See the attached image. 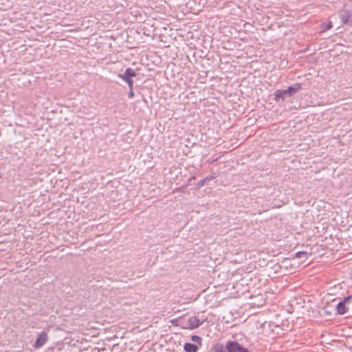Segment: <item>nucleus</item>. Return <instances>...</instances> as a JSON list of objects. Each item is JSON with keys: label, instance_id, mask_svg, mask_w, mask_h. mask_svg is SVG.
<instances>
[{"label": "nucleus", "instance_id": "2eb2a0df", "mask_svg": "<svg viewBox=\"0 0 352 352\" xmlns=\"http://www.w3.org/2000/svg\"><path fill=\"white\" fill-rule=\"evenodd\" d=\"M128 96L129 98H132L134 97L133 87L129 88Z\"/></svg>", "mask_w": 352, "mask_h": 352}, {"label": "nucleus", "instance_id": "6e6552de", "mask_svg": "<svg viewBox=\"0 0 352 352\" xmlns=\"http://www.w3.org/2000/svg\"><path fill=\"white\" fill-rule=\"evenodd\" d=\"M186 352H197L198 346L195 344L186 342L184 346Z\"/></svg>", "mask_w": 352, "mask_h": 352}, {"label": "nucleus", "instance_id": "20e7f679", "mask_svg": "<svg viewBox=\"0 0 352 352\" xmlns=\"http://www.w3.org/2000/svg\"><path fill=\"white\" fill-rule=\"evenodd\" d=\"M47 340V334L45 331H42L36 340L34 344V348H40L43 346Z\"/></svg>", "mask_w": 352, "mask_h": 352}, {"label": "nucleus", "instance_id": "4468645a", "mask_svg": "<svg viewBox=\"0 0 352 352\" xmlns=\"http://www.w3.org/2000/svg\"><path fill=\"white\" fill-rule=\"evenodd\" d=\"M351 298H352V296H348L346 297H344V299L342 300H341V301L344 302L345 304H347V303H349L350 302Z\"/></svg>", "mask_w": 352, "mask_h": 352}, {"label": "nucleus", "instance_id": "39448f33", "mask_svg": "<svg viewBox=\"0 0 352 352\" xmlns=\"http://www.w3.org/2000/svg\"><path fill=\"white\" fill-rule=\"evenodd\" d=\"M344 302L340 301L337 305L336 310L338 314L340 315L345 314L349 311V307H346Z\"/></svg>", "mask_w": 352, "mask_h": 352}, {"label": "nucleus", "instance_id": "f3484780", "mask_svg": "<svg viewBox=\"0 0 352 352\" xmlns=\"http://www.w3.org/2000/svg\"><path fill=\"white\" fill-rule=\"evenodd\" d=\"M195 179V177H191V178L189 179V182H190L192 179Z\"/></svg>", "mask_w": 352, "mask_h": 352}, {"label": "nucleus", "instance_id": "0eeeda50", "mask_svg": "<svg viewBox=\"0 0 352 352\" xmlns=\"http://www.w3.org/2000/svg\"><path fill=\"white\" fill-rule=\"evenodd\" d=\"M215 177H216V176H214V175H209V176H207L206 177H205L204 179L199 180L198 182V183L197 184L196 188L199 189L200 188L204 186L205 184H208V182L215 179Z\"/></svg>", "mask_w": 352, "mask_h": 352}, {"label": "nucleus", "instance_id": "ddd939ff", "mask_svg": "<svg viewBox=\"0 0 352 352\" xmlns=\"http://www.w3.org/2000/svg\"><path fill=\"white\" fill-rule=\"evenodd\" d=\"M191 340H192V341H193V342H201V337H199V336H196V335H195V336H192L191 337Z\"/></svg>", "mask_w": 352, "mask_h": 352}, {"label": "nucleus", "instance_id": "f8f14e48", "mask_svg": "<svg viewBox=\"0 0 352 352\" xmlns=\"http://www.w3.org/2000/svg\"><path fill=\"white\" fill-rule=\"evenodd\" d=\"M307 253L306 252L300 251L296 253V258H302L303 256H307Z\"/></svg>", "mask_w": 352, "mask_h": 352}, {"label": "nucleus", "instance_id": "7ed1b4c3", "mask_svg": "<svg viewBox=\"0 0 352 352\" xmlns=\"http://www.w3.org/2000/svg\"><path fill=\"white\" fill-rule=\"evenodd\" d=\"M226 344L229 352H250L248 349L243 347L236 341H228Z\"/></svg>", "mask_w": 352, "mask_h": 352}, {"label": "nucleus", "instance_id": "9d476101", "mask_svg": "<svg viewBox=\"0 0 352 352\" xmlns=\"http://www.w3.org/2000/svg\"><path fill=\"white\" fill-rule=\"evenodd\" d=\"M288 94L285 90L278 89L275 92V100L278 101L280 98L284 100L285 96Z\"/></svg>", "mask_w": 352, "mask_h": 352}, {"label": "nucleus", "instance_id": "dca6fc26", "mask_svg": "<svg viewBox=\"0 0 352 352\" xmlns=\"http://www.w3.org/2000/svg\"><path fill=\"white\" fill-rule=\"evenodd\" d=\"M217 160H218V158H215V159H213V160H208V162L209 164H212V163H214V162H217Z\"/></svg>", "mask_w": 352, "mask_h": 352}, {"label": "nucleus", "instance_id": "f257e3e1", "mask_svg": "<svg viewBox=\"0 0 352 352\" xmlns=\"http://www.w3.org/2000/svg\"><path fill=\"white\" fill-rule=\"evenodd\" d=\"M204 321H200L197 317H190L188 320H184V316L178 317L171 320V323L175 326L180 327L184 329H194L198 328L202 324Z\"/></svg>", "mask_w": 352, "mask_h": 352}, {"label": "nucleus", "instance_id": "f03ea898", "mask_svg": "<svg viewBox=\"0 0 352 352\" xmlns=\"http://www.w3.org/2000/svg\"><path fill=\"white\" fill-rule=\"evenodd\" d=\"M118 76L128 84L129 88H131L134 84L133 78L137 76V73L133 69L128 67L123 74H119Z\"/></svg>", "mask_w": 352, "mask_h": 352}, {"label": "nucleus", "instance_id": "9b49d317", "mask_svg": "<svg viewBox=\"0 0 352 352\" xmlns=\"http://www.w3.org/2000/svg\"><path fill=\"white\" fill-rule=\"evenodd\" d=\"M321 26H322V30L326 31V30H330L331 28H332L333 25H332V23L331 21H329L327 23H322Z\"/></svg>", "mask_w": 352, "mask_h": 352}, {"label": "nucleus", "instance_id": "423d86ee", "mask_svg": "<svg viewBox=\"0 0 352 352\" xmlns=\"http://www.w3.org/2000/svg\"><path fill=\"white\" fill-rule=\"evenodd\" d=\"M301 89H302V84L301 83H296V84L293 85L292 86H289L286 89V91L288 94L292 96Z\"/></svg>", "mask_w": 352, "mask_h": 352}, {"label": "nucleus", "instance_id": "1a4fd4ad", "mask_svg": "<svg viewBox=\"0 0 352 352\" xmlns=\"http://www.w3.org/2000/svg\"><path fill=\"white\" fill-rule=\"evenodd\" d=\"M212 352H229L227 344L224 346L222 344H216L212 349Z\"/></svg>", "mask_w": 352, "mask_h": 352}]
</instances>
